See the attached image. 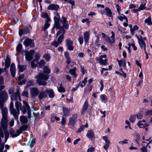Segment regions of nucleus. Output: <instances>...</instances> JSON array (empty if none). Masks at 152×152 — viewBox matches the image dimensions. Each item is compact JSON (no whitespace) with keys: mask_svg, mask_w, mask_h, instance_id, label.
I'll return each mask as SVG.
<instances>
[{"mask_svg":"<svg viewBox=\"0 0 152 152\" xmlns=\"http://www.w3.org/2000/svg\"><path fill=\"white\" fill-rule=\"evenodd\" d=\"M49 76L48 75H45L43 73H40L37 75L35 76L37 83L39 86H45L47 84L46 81L49 78Z\"/></svg>","mask_w":152,"mask_h":152,"instance_id":"f257e3e1","label":"nucleus"},{"mask_svg":"<svg viewBox=\"0 0 152 152\" xmlns=\"http://www.w3.org/2000/svg\"><path fill=\"white\" fill-rule=\"evenodd\" d=\"M23 103L24 104L21 108L22 113L23 114L25 113L26 112L27 110L28 112V118L30 119L31 118V112L30 108L28 105V103L25 101H23Z\"/></svg>","mask_w":152,"mask_h":152,"instance_id":"f03ea898","label":"nucleus"},{"mask_svg":"<svg viewBox=\"0 0 152 152\" xmlns=\"http://www.w3.org/2000/svg\"><path fill=\"white\" fill-rule=\"evenodd\" d=\"M60 21H58V26L57 27L56 25V23L54 24V26H55L56 28H64L65 29H67L69 27V24L68 23L67 21L66 20V18L64 17H62L61 19L60 20L61 23L62 24V26H61L60 23Z\"/></svg>","mask_w":152,"mask_h":152,"instance_id":"7ed1b4c3","label":"nucleus"},{"mask_svg":"<svg viewBox=\"0 0 152 152\" xmlns=\"http://www.w3.org/2000/svg\"><path fill=\"white\" fill-rule=\"evenodd\" d=\"M41 16L42 18H45L47 19V21L45 23L44 26L42 27V31H45L50 26V24L48 22V21H50V19L49 18L48 14L46 13H42L41 14Z\"/></svg>","mask_w":152,"mask_h":152,"instance_id":"20e7f679","label":"nucleus"},{"mask_svg":"<svg viewBox=\"0 0 152 152\" xmlns=\"http://www.w3.org/2000/svg\"><path fill=\"white\" fill-rule=\"evenodd\" d=\"M8 98L7 93L5 91H0V104H4Z\"/></svg>","mask_w":152,"mask_h":152,"instance_id":"39448f33","label":"nucleus"},{"mask_svg":"<svg viewBox=\"0 0 152 152\" xmlns=\"http://www.w3.org/2000/svg\"><path fill=\"white\" fill-rule=\"evenodd\" d=\"M1 120V125L2 128L4 129H6L8 127V116H2Z\"/></svg>","mask_w":152,"mask_h":152,"instance_id":"423d86ee","label":"nucleus"},{"mask_svg":"<svg viewBox=\"0 0 152 152\" xmlns=\"http://www.w3.org/2000/svg\"><path fill=\"white\" fill-rule=\"evenodd\" d=\"M30 92L31 97L32 98L37 96L39 93V91L36 88H30Z\"/></svg>","mask_w":152,"mask_h":152,"instance_id":"0eeeda50","label":"nucleus"},{"mask_svg":"<svg viewBox=\"0 0 152 152\" xmlns=\"http://www.w3.org/2000/svg\"><path fill=\"white\" fill-rule=\"evenodd\" d=\"M23 44L26 47L30 46V47H33L34 44L32 40L29 38H26L23 42Z\"/></svg>","mask_w":152,"mask_h":152,"instance_id":"6e6552de","label":"nucleus"},{"mask_svg":"<svg viewBox=\"0 0 152 152\" xmlns=\"http://www.w3.org/2000/svg\"><path fill=\"white\" fill-rule=\"evenodd\" d=\"M35 51L33 50H31L28 52L26 55V58L28 61H31L33 58V55Z\"/></svg>","mask_w":152,"mask_h":152,"instance_id":"1a4fd4ad","label":"nucleus"},{"mask_svg":"<svg viewBox=\"0 0 152 152\" xmlns=\"http://www.w3.org/2000/svg\"><path fill=\"white\" fill-rule=\"evenodd\" d=\"M11 114L13 115L15 119H17L18 118V115L19 114V110L18 109L13 108L10 110Z\"/></svg>","mask_w":152,"mask_h":152,"instance_id":"9d476101","label":"nucleus"},{"mask_svg":"<svg viewBox=\"0 0 152 152\" xmlns=\"http://www.w3.org/2000/svg\"><path fill=\"white\" fill-rule=\"evenodd\" d=\"M0 107L1 111L2 116H8V111L7 108L4 107V104H0Z\"/></svg>","mask_w":152,"mask_h":152,"instance_id":"9b49d317","label":"nucleus"},{"mask_svg":"<svg viewBox=\"0 0 152 152\" xmlns=\"http://www.w3.org/2000/svg\"><path fill=\"white\" fill-rule=\"evenodd\" d=\"M18 99L20 101H21V99L18 91H17L15 93L12 94L11 96V99L12 100H16Z\"/></svg>","mask_w":152,"mask_h":152,"instance_id":"f8f14e48","label":"nucleus"},{"mask_svg":"<svg viewBox=\"0 0 152 152\" xmlns=\"http://www.w3.org/2000/svg\"><path fill=\"white\" fill-rule=\"evenodd\" d=\"M16 134L15 133V131L13 129H11L10 131V134L12 137H15L19 135L20 134L22 133V132L19 130H18L16 131Z\"/></svg>","mask_w":152,"mask_h":152,"instance_id":"ddd939ff","label":"nucleus"},{"mask_svg":"<svg viewBox=\"0 0 152 152\" xmlns=\"http://www.w3.org/2000/svg\"><path fill=\"white\" fill-rule=\"evenodd\" d=\"M66 44L68 49L70 50H73V47L72 46L73 42L70 39H68L66 40Z\"/></svg>","mask_w":152,"mask_h":152,"instance_id":"4468645a","label":"nucleus"},{"mask_svg":"<svg viewBox=\"0 0 152 152\" xmlns=\"http://www.w3.org/2000/svg\"><path fill=\"white\" fill-rule=\"evenodd\" d=\"M77 121L76 118L73 116L72 118H70L68 125L71 126H73L75 125V123Z\"/></svg>","mask_w":152,"mask_h":152,"instance_id":"2eb2a0df","label":"nucleus"},{"mask_svg":"<svg viewBox=\"0 0 152 152\" xmlns=\"http://www.w3.org/2000/svg\"><path fill=\"white\" fill-rule=\"evenodd\" d=\"M38 99L39 100L47 97V94L45 91H42L39 92Z\"/></svg>","mask_w":152,"mask_h":152,"instance_id":"dca6fc26","label":"nucleus"},{"mask_svg":"<svg viewBox=\"0 0 152 152\" xmlns=\"http://www.w3.org/2000/svg\"><path fill=\"white\" fill-rule=\"evenodd\" d=\"M10 70L12 76L13 77H15L16 73L15 68L14 64L12 63L11 64L10 67Z\"/></svg>","mask_w":152,"mask_h":152,"instance_id":"f3484780","label":"nucleus"},{"mask_svg":"<svg viewBox=\"0 0 152 152\" xmlns=\"http://www.w3.org/2000/svg\"><path fill=\"white\" fill-rule=\"evenodd\" d=\"M59 8V6L58 5L55 4H50L48 7V9L49 10H58Z\"/></svg>","mask_w":152,"mask_h":152,"instance_id":"a211bd4d","label":"nucleus"},{"mask_svg":"<svg viewBox=\"0 0 152 152\" xmlns=\"http://www.w3.org/2000/svg\"><path fill=\"white\" fill-rule=\"evenodd\" d=\"M56 16L54 17V24L56 23V25L57 27L58 26V21H60V17L59 15L57 12H56Z\"/></svg>","mask_w":152,"mask_h":152,"instance_id":"6ab92c4d","label":"nucleus"},{"mask_svg":"<svg viewBox=\"0 0 152 152\" xmlns=\"http://www.w3.org/2000/svg\"><path fill=\"white\" fill-rule=\"evenodd\" d=\"M62 109L64 113L63 116H69L70 114L69 109L64 107H63Z\"/></svg>","mask_w":152,"mask_h":152,"instance_id":"aec40b11","label":"nucleus"},{"mask_svg":"<svg viewBox=\"0 0 152 152\" xmlns=\"http://www.w3.org/2000/svg\"><path fill=\"white\" fill-rule=\"evenodd\" d=\"M88 106V103L87 101H85L83 105V108L81 111V113L83 114L87 110Z\"/></svg>","mask_w":152,"mask_h":152,"instance_id":"412c9836","label":"nucleus"},{"mask_svg":"<svg viewBox=\"0 0 152 152\" xmlns=\"http://www.w3.org/2000/svg\"><path fill=\"white\" fill-rule=\"evenodd\" d=\"M86 136L91 140L95 138L94 133L91 130L88 131Z\"/></svg>","mask_w":152,"mask_h":152,"instance_id":"4be33fe9","label":"nucleus"},{"mask_svg":"<svg viewBox=\"0 0 152 152\" xmlns=\"http://www.w3.org/2000/svg\"><path fill=\"white\" fill-rule=\"evenodd\" d=\"M58 29H59V31L57 32L56 33V37L61 34L60 35H62L63 36H64V35L65 33V30L64 29H65L64 28H57Z\"/></svg>","mask_w":152,"mask_h":152,"instance_id":"5701e85b","label":"nucleus"},{"mask_svg":"<svg viewBox=\"0 0 152 152\" xmlns=\"http://www.w3.org/2000/svg\"><path fill=\"white\" fill-rule=\"evenodd\" d=\"M45 92L48 94L50 98H53L54 96V92L52 90H48L46 89L45 90Z\"/></svg>","mask_w":152,"mask_h":152,"instance_id":"b1692460","label":"nucleus"},{"mask_svg":"<svg viewBox=\"0 0 152 152\" xmlns=\"http://www.w3.org/2000/svg\"><path fill=\"white\" fill-rule=\"evenodd\" d=\"M105 11L103 13H104L105 14L109 17H111L112 16V12L110 10L108 7H107L105 9Z\"/></svg>","mask_w":152,"mask_h":152,"instance_id":"393cba45","label":"nucleus"},{"mask_svg":"<svg viewBox=\"0 0 152 152\" xmlns=\"http://www.w3.org/2000/svg\"><path fill=\"white\" fill-rule=\"evenodd\" d=\"M64 56L67 59L66 63L68 64H69L71 62L70 58L69 56V53L67 52H65L64 53Z\"/></svg>","mask_w":152,"mask_h":152,"instance_id":"a878e982","label":"nucleus"},{"mask_svg":"<svg viewBox=\"0 0 152 152\" xmlns=\"http://www.w3.org/2000/svg\"><path fill=\"white\" fill-rule=\"evenodd\" d=\"M137 125L140 128H144L148 126V125L146 124H143L142 121H139L137 124Z\"/></svg>","mask_w":152,"mask_h":152,"instance_id":"bb28decb","label":"nucleus"},{"mask_svg":"<svg viewBox=\"0 0 152 152\" xmlns=\"http://www.w3.org/2000/svg\"><path fill=\"white\" fill-rule=\"evenodd\" d=\"M20 121L23 124H27L28 121L27 118L25 116H21Z\"/></svg>","mask_w":152,"mask_h":152,"instance_id":"cd10ccee","label":"nucleus"},{"mask_svg":"<svg viewBox=\"0 0 152 152\" xmlns=\"http://www.w3.org/2000/svg\"><path fill=\"white\" fill-rule=\"evenodd\" d=\"M43 69V72L44 73L47 74H48L50 73V69L49 68L48 66H44Z\"/></svg>","mask_w":152,"mask_h":152,"instance_id":"c85d7f7f","label":"nucleus"},{"mask_svg":"<svg viewBox=\"0 0 152 152\" xmlns=\"http://www.w3.org/2000/svg\"><path fill=\"white\" fill-rule=\"evenodd\" d=\"M84 37L85 42H87L89 39V34L88 32H86L84 33Z\"/></svg>","mask_w":152,"mask_h":152,"instance_id":"c756f323","label":"nucleus"},{"mask_svg":"<svg viewBox=\"0 0 152 152\" xmlns=\"http://www.w3.org/2000/svg\"><path fill=\"white\" fill-rule=\"evenodd\" d=\"M107 59H105L103 60L102 58L100 57L99 59V63L102 64L106 65L107 62Z\"/></svg>","mask_w":152,"mask_h":152,"instance_id":"7c9ffc66","label":"nucleus"},{"mask_svg":"<svg viewBox=\"0 0 152 152\" xmlns=\"http://www.w3.org/2000/svg\"><path fill=\"white\" fill-rule=\"evenodd\" d=\"M87 77L85 78L84 80L82 81V83L81 82H80V83H79V84H78V85H79V86H81V87H83V86H84L85 85V84L87 82Z\"/></svg>","mask_w":152,"mask_h":152,"instance_id":"2f4dec72","label":"nucleus"},{"mask_svg":"<svg viewBox=\"0 0 152 152\" xmlns=\"http://www.w3.org/2000/svg\"><path fill=\"white\" fill-rule=\"evenodd\" d=\"M35 143V139H32L31 140V139L30 140L28 144L29 145L30 147H32L34 144Z\"/></svg>","mask_w":152,"mask_h":152,"instance_id":"473e14b6","label":"nucleus"},{"mask_svg":"<svg viewBox=\"0 0 152 152\" xmlns=\"http://www.w3.org/2000/svg\"><path fill=\"white\" fill-rule=\"evenodd\" d=\"M120 67H121L122 65H123L124 66H126V63L125 60L123 59L121 60V61L119 64Z\"/></svg>","mask_w":152,"mask_h":152,"instance_id":"72a5a7b5","label":"nucleus"},{"mask_svg":"<svg viewBox=\"0 0 152 152\" xmlns=\"http://www.w3.org/2000/svg\"><path fill=\"white\" fill-rule=\"evenodd\" d=\"M76 69V68H75L74 69H70L69 70L70 73L71 74L73 75L75 77L76 76V75L75 73V70Z\"/></svg>","mask_w":152,"mask_h":152,"instance_id":"f704fd0d","label":"nucleus"},{"mask_svg":"<svg viewBox=\"0 0 152 152\" xmlns=\"http://www.w3.org/2000/svg\"><path fill=\"white\" fill-rule=\"evenodd\" d=\"M145 23H146L148 25H151L152 24L151 21V19L150 17H149L147 19L145 20Z\"/></svg>","mask_w":152,"mask_h":152,"instance_id":"c9c22d12","label":"nucleus"},{"mask_svg":"<svg viewBox=\"0 0 152 152\" xmlns=\"http://www.w3.org/2000/svg\"><path fill=\"white\" fill-rule=\"evenodd\" d=\"M58 91L59 92H63L65 91V89L62 86L61 84L60 85V86L58 88Z\"/></svg>","mask_w":152,"mask_h":152,"instance_id":"e433bc0d","label":"nucleus"},{"mask_svg":"<svg viewBox=\"0 0 152 152\" xmlns=\"http://www.w3.org/2000/svg\"><path fill=\"white\" fill-rule=\"evenodd\" d=\"M64 36H63L62 35H60L58 37L57 39L58 42V43L61 44L62 42V40L64 39Z\"/></svg>","mask_w":152,"mask_h":152,"instance_id":"4c0bfd02","label":"nucleus"},{"mask_svg":"<svg viewBox=\"0 0 152 152\" xmlns=\"http://www.w3.org/2000/svg\"><path fill=\"white\" fill-rule=\"evenodd\" d=\"M22 45L21 44H19L16 47V50L18 53H20L21 50Z\"/></svg>","mask_w":152,"mask_h":152,"instance_id":"58836bf2","label":"nucleus"},{"mask_svg":"<svg viewBox=\"0 0 152 152\" xmlns=\"http://www.w3.org/2000/svg\"><path fill=\"white\" fill-rule=\"evenodd\" d=\"M15 106L16 109H17L19 110L20 108L21 109L22 108V107H21V103H19L18 101H16V102L15 104Z\"/></svg>","mask_w":152,"mask_h":152,"instance_id":"ea45409f","label":"nucleus"},{"mask_svg":"<svg viewBox=\"0 0 152 152\" xmlns=\"http://www.w3.org/2000/svg\"><path fill=\"white\" fill-rule=\"evenodd\" d=\"M33 85L34 83L33 81L32 80H30L29 81L27 82L26 87V88H28L31 86H33Z\"/></svg>","mask_w":152,"mask_h":152,"instance_id":"a19ab883","label":"nucleus"},{"mask_svg":"<svg viewBox=\"0 0 152 152\" xmlns=\"http://www.w3.org/2000/svg\"><path fill=\"white\" fill-rule=\"evenodd\" d=\"M139 43L141 49L142 48L143 46L144 47H145V43L143 40H141V41L139 42Z\"/></svg>","mask_w":152,"mask_h":152,"instance_id":"79ce46f5","label":"nucleus"},{"mask_svg":"<svg viewBox=\"0 0 152 152\" xmlns=\"http://www.w3.org/2000/svg\"><path fill=\"white\" fill-rule=\"evenodd\" d=\"M115 73L119 75L120 76H123V77L124 78L126 77V75L125 73H124V72H122V73H121L118 71H116L115 72Z\"/></svg>","mask_w":152,"mask_h":152,"instance_id":"37998d69","label":"nucleus"},{"mask_svg":"<svg viewBox=\"0 0 152 152\" xmlns=\"http://www.w3.org/2000/svg\"><path fill=\"white\" fill-rule=\"evenodd\" d=\"M136 118V115H131L130 118H129V120L132 123L134 122L135 121Z\"/></svg>","mask_w":152,"mask_h":152,"instance_id":"c03bdc74","label":"nucleus"},{"mask_svg":"<svg viewBox=\"0 0 152 152\" xmlns=\"http://www.w3.org/2000/svg\"><path fill=\"white\" fill-rule=\"evenodd\" d=\"M148 144L146 147L143 146L142 148H140V151L142 152H147L148 151L147 147Z\"/></svg>","mask_w":152,"mask_h":152,"instance_id":"a18cd8bd","label":"nucleus"},{"mask_svg":"<svg viewBox=\"0 0 152 152\" xmlns=\"http://www.w3.org/2000/svg\"><path fill=\"white\" fill-rule=\"evenodd\" d=\"M28 128V126L27 125H23L20 127V130L22 132V131L26 130Z\"/></svg>","mask_w":152,"mask_h":152,"instance_id":"49530a36","label":"nucleus"},{"mask_svg":"<svg viewBox=\"0 0 152 152\" xmlns=\"http://www.w3.org/2000/svg\"><path fill=\"white\" fill-rule=\"evenodd\" d=\"M10 58L8 57V56H7L6 57V58L5 60V64L10 65Z\"/></svg>","mask_w":152,"mask_h":152,"instance_id":"de8ad7c7","label":"nucleus"},{"mask_svg":"<svg viewBox=\"0 0 152 152\" xmlns=\"http://www.w3.org/2000/svg\"><path fill=\"white\" fill-rule=\"evenodd\" d=\"M2 141L0 142V152H2L4 147V142L2 143Z\"/></svg>","mask_w":152,"mask_h":152,"instance_id":"09e8293b","label":"nucleus"},{"mask_svg":"<svg viewBox=\"0 0 152 152\" xmlns=\"http://www.w3.org/2000/svg\"><path fill=\"white\" fill-rule=\"evenodd\" d=\"M4 137V134L2 129L0 127V142L2 141L1 138Z\"/></svg>","mask_w":152,"mask_h":152,"instance_id":"8fccbe9b","label":"nucleus"},{"mask_svg":"<svg viewBox=\"0 0 152 152\" xmlns=\"http://www.w3.org/2000/svg\"><path fill=\"white\" fill-rule=\"evenodd\" d=\"M45 64V63L44 61L43 60H41L38 64L39 67L40 68L42 67Z\"/></svg>","mask_w":152,"mask_h":152,"instance_id":"3c124183","label":"nucleus"},{"mask_svg":"<svg viewBox=\"0 0 152 152\" xmlns=\"http://www.w3.org/2000/svg\"><path fill=\"white\" fill-rule=\"evenodd\" d=\"M18 68L20 72H23L25 69V67L23 66L18 65Z\"/></svg>","mask_w":152,"mask_h":152,"instance_id":"603ef678","label":"nucleus"},{"mask_svg":"<svg viewBox=\"0 0 152 152\" xmlns=\"http://www.w3.org/2000/svg\"><path fill=\"white\" fill-rule=\"evenodd\" d=\"M145 4H141L140 5V7L138 8L139 10L140 11V10L145 9L146 8V7H145Z\"/></svg>","mask_w":152,"mask_h":152,"instance_id":"864d4df0","label":"nucleus"},{"mask_svg":"<svg viewBox=\"0 0 152 152\" xmlns=\"http://www.w3.org/2000/svg\"><path fill=\"white\" fill-rule=\"evenodd\" d=\"M44 57L47 60V61H48L50 59V57L49 54H47L44 55Z\"/></svg>","mask_w":152,"mask_h":152,"instance_id":"5fc2aeb1","label":"nucleus"},{"mask_svg":"<svg viewBox=\"0 0 152 152\" xmlns=\"http://www.w3.org/2000/svg\"><path fill=\"white\" fill-rule=\"evenodd\" d=\"M9 134L8 132H5V142H6L8 139V138L9 137Z\"/></svg>","mask_w":152,"mask_h":152,"instance_id":"6e6d98bb","label":"nucleus"},{"mask_svg":"<svg viewBox=\"0 0 152 152\" xmlns=\"http://www.w3.org/2000/svg\"><path fill=\"white\" fill-rule=\"evenodd\" d=\"M35 59L34 60L37 63L38 61V60L39 58V55L37 54H36L35 57Z\"/></svg>","mask_w":152,"mask_h":152,"instance_id":"4d7b16f0","label":"nucleus"},{"mask_svg":"<svg viewBox=\"0 0 152 152\" xmlns=\"http://www.w3.org/2000/svg\"><path fill=\"white\" fill-rule=\"evenodd\" d=\"M105 40L107 42H108L110 44H111L112 43V40H111L110 39L109 37H106Z\"/></svg>","mask_w":152,"mask_h":152,"instance_id":"13d9d810","label":"nucleus"},{"mask_svg":"<svg viewBox=\"0 0 152 152\" xmlns=\"http://www.w3.org/2000/svg\"><path fill=\"white\" fill-rule=\"evenodd\" d=\"M152 115V110H148L145 113V115L146 116L150 115Z\"/></svg>","mask_w":152,"mask_h":152,"instance_id":"bf43d9fd","label":"nucleus"},{"mask_svg":"<svg viewBox=\"0 0 152 152\" xmlns=\"http://www.w3.org/2000/svg\"><path fill=\"white\" fill-rule=\"evenodd\" d=\"M102 138L106 143H110V141L107 140V137L106 136H103Z\"/></svg>","mask_w":152,"mask_h":152,"instance_id":"052dcab7","label":"nucleus"},{"mask_svg":"<svg viewBox=\"0 0 152 152\" xmlns=\"http://www.w3.org/2000/svg\"><path fill=\"white\" fill-rule=\"evenodd\" d=\"M137 118L138 119H141L143 117V115L141 113H138L136 115Z\"/></svg>","mask_w":152,"mask_h":152,"instance_id":"680f3d73","label":"nucleus"},{"mask_svg":"<svg viewBox=\"0 0 152 152\" xmlns=\"http://www.w3.org/2000/svg\"><path fill=\"white\" fill-rule=\"evenodd\" d=\"M52 45L56 47H57L58 46V44L56 41H54L51 44Z\"/></svg>","mask_w":152,"mask_h":152,"instance_id":"e2e57ef3","label":"nucleus"},{"mask_svg":"<svg viewBox=\"0 0 152 152\" xmlns=\"http://www.w3.org/2000/svg\"><path fill=\"white\" fill-rule=\"evenodd\" d=\"M22 95L26 97H28V93L26 91H24L22 94Z\"/></svg>","mask_w":152,"mask_h":152,"instance_id":"0e129e2a","label":"nucleus"},{"mask_svg":"<svg viewBox=\"0 0 152 152\" xmlns=\"http://www.w3.org/2000/svg\"><path fill=\"white\" fill-rule=\"evenodd\" d=\"M106 96L105 94H102L100 96V98L102 101H104L105 99Z\"/></svg>","mask_w":152,"mask_h":152,"instance_id":"69168bd1","label":"nucleus"},{"mask_svg":"<svg viewBox=\"0 0 152 152\" xmlns=\"http://www.w3.org/2000/svg\"><path fill=\"white\" fill-rule=\"evenodd\" d=\"M34 61H35L34 60L31 62V66L33 68L36 67L37 66L36 64H35Z\"/></svg>","mask_w":152,"mask_h":152,"instance_id":"338daca9","label":"nucleus"},{"mask_svg":"<svg viewBox=\"0 0 152 152\" xmlns=\"http://www.w3.org/2000/svg\"><path fill=\"white\" fill-rule=\"evenodd\" d=\"M140 136L138 135H137V137L136 139L135 140V141L138 144H139V142H138V141L140 139Z\"/></svg>","mask_w":152,"mask_h":152,"instance_id":"774afa93","label":"nucleus"}]
</instances>
